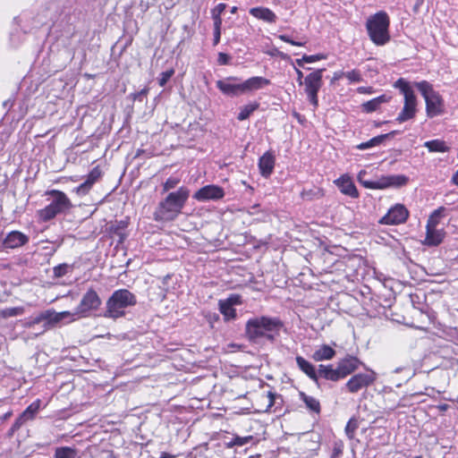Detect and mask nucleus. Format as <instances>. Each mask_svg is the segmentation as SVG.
Segmentation results:
<instances>
[{"instance_id":"1","label":"nucleus","mask_w":458,"mask_h":458,"mask_svg":"<svg viewBox=\"0 0 458 458\" xmlns=\"http://www.w3.org/2000/svg\"><path fill=\"white\" fill-rule=\"evenodd\" d=\"M47 20L52 21L49 36L55 39L52 47H68L71 39L74 35V28L70 22L71 17L66 12L64 2L62 0H54L49 2L40 13L37 15L36 28L47 23Z\"/></svg>"},{"instance_id":"2","label":"nucleus","mask_w":458,"mask_h":458,"mask_svg":"<svg viewBox=\"0 0 458 458\" xmlns=\"http://www.w3.org/2000/svg\"><path fill=\"white\" fill-rule=\"evenodd\" d=\"M189 197L190 191L186 187H180L177 191L168 193L156 208L153 213L154 220L161 223L175 220L182 213Z\"/></svg>"},{"instance_id":"3","label":"nucleus","mask_w":458,"mask_h":458,"mask_svg":"<svg viewBox=\"0 0 458 458\" xmlns=\"http://www.w3.org/2000/svg\"><path fill=\"white\" fill-rule=\"evenodd\" d=\"M283 327L284 324L278 318L261 316L246 322L245 333L250 341L266 338L274 342Z\"/></svg>"},{"instance_id":"4","label":"nucleus","mask_w":458,"mask_h":458,"mask_svg":"<svg viewBox=\"0 0 458 458\" xmlns=\"http://www.w3.org/2000/svg\"><path fill=\"white\" fill-rule=\"evenodd\" d=\"M137 304L136 295L128 289H118L113 292L106 302L103 316L116 320L126 315V310Z\"/></svg>"},{"instance_id":"5","label":"nucleus","mask_w":458,"mask_h":458,"mask_svg":"<svg viewBox=\"0 0 458 458\" xmlns=\"http://www.w3.org/2000/svg\"><path fill=\"white\" fill-rule=\"evenodd\" d=\"M52 199L44 208L37 211V216L41 222H48L59 215L67 214L72 208V201L67 195L58 190H51L46 192Z\"/></svg>"},{"instance_id":"6","label":"nucleus","mask_w":458,"mask_h":458,"mask_svg":"<svg viewBox=\"0 0 458 458\" xmlns=\"http://www.w3.org/2000/svg\"><path fill=\"white\" fill-rule=\"evenodd\" d=\"M360 361L354 356L347 355L337 362L336 367L333 364L318 366V374L320 377L330 380L339 381L354 372L360 366Z\"/></svg>"},{"instance_id":"7","label":"nucleus","mask_w":458,"mask_h":458,"mask_svg":"<svg viewBox=\"0 0 458 458\" xmlns=\"http://www.w3.org/2000/svg\"><path fill=\"white\" fill-rule=\"evenodd\" d=\"M389 24V17L386 12H378L368 19L366 28L373 43L384 46L390 40Z\"/></svg>"},{"instance_id":"8","label":"nucleus","mask_w":458,"mask_h":458,"mask_svg":"<svg viewBox=\"0 0 458 458\" xmlns=\"http://www.w3.org/2000/svg\"><path fill=\"white\" fill-rule=\"evenodd\" d=\"M394 87L400 89L404 97V105L396 117L399 123H404L415 117L417 113V98L410 83L403 78L398 79Z\"/></svg>"},{"instance_id":"9","label":"nucleus","mask_w":458,"mask_h":458,"mask_svg":"<svg viewBox=\"0 0 458 458\" xmlns=\"http://www.w3.org/2000/svg\"><path fill=\"white\" fill-rule=\"evenodd\" d=\"M415 87L420 92L426 102V113L430 118L437 116L443 113V100L434 89L432 84L427 81H421L414 83Z\"/></svg>"},{"instance_id":"10","label":"nucleus","mask_w":458,"mask_h":458,"mask_svg":"<svg viewBox=\"0 0 458 458\" xmlns=\"http://www.w3.org/2000/svg\"><path fill=\"white\" fill-rule=\"evenodd\" d=\"M367 172L360 171L357 175L359 182L367 189L382 190L388 187H401L405 185L409 179L403 174L383 175L376 181H369L365 179Z\"/></svg>"},{"instance_id":"11","label":"nucleus","mask_w":458,"mask_h":458,"mask_svg":"<svg viewBox=\"0 0 458 458\" xmlns=\"http://www.w3.org/2000/svg\"><path fill=\"white\" fill-rule=\"evenodd\" d=\"M325 69H318L308 74L304 79L305 92L310 104L316 108L318 106V93L323 85V72Z\"/></svg>"},{"instance_id":"12","label":"nucleus","mask_w":458,"mask_h":458,"mask_svg":"<svg viewBox=\"0 0 458 458\" xmlns=\"http://www.w3.org/2000/svg\"><path fill=\"white\" fill-rule=\"evenodd\" d=\"M101 303L102 301L98 293L93 288H89L76 307V314L80 317H86L90 311L97 310Z\"/></svg>"},{"instance_id":"13","label":"nucleus","mask_w":458,"mask_h":458,"mask_svg":"<svg viewBox=\"0 0 458 458\" xmlns=\"http://www.w3.org/2000/svg\"><path fill=\"white\" fill-rule=\"evenodd\" d=\"M377 379V375L373 370L366 373H358L353 375L345 384L349 393L355 394L360 390L372 385Z\"/></svg>"},{"instance_id":"14","label":"nucleus","mask_w":458,"mask_h":458,"mask_svg":"<svg viewBox=\"0 0 458 458\" xmlns=\"http://www.w3.org/2000/svg\"><path fill=\"white\" fill-rule=\"evenodd\" d=\"M409 211L403 204H395L379 220L382 225H400L407 221Z\"/></svg>"},{"instance_id":"15","label":"nucleus","mask_w":458,"mask_h":458,"mask_svg":"<svg viewBox=\"0 0 458 458\" xmlns=\"http://www.w3.org/2000/svg\"><path fill=\"white\" fill-rule=\"evenodd\" d=\"M239 79L237 77H227L216 81L217 89L225 96L233 98L241 96L244 93L243 83H236Z\"/></svg>"},{"instance_id":"16","label":"nucleus","mask_w":458,"mask_h":458,"mask_svg":"<svg viewBox=\"0 0 458 458\" xmlns=\"http://www.w3.org/2000/svg\"><path fill=\"white\" fill-rule=\"evenodd\" d=\"M225 196V191L222 187L215 184L206 185L198 190L193 194V199L198 201L218 200Z\"/></svg>"},{"instance_id":"17","label":"nucleus","mask_w":458,"mask_h":458,"mask_svg":"<svg viewBox=\"0 0 458 458\" xmlns=\"http://www.w3.org/2000/svg\"><path fill=\"white\" fill-rule=\"evenodd\" d=\"M6 253L12 250H16L27 245L30 242V237L24 233L13 230L4 235Z\"/></svg>"},{"instance_id":"18","label":"nucleus","mask_w":458,"mask_h":458,"mask_svg":"<svg viewBox=\"0 0 458 458\" xmlns=\"http://www.w3.org/2000/svg\"><path fill=\"white\" fill-rule=\"evenodd\" d=\"M127 226L128 222L126 220H115L107 225L106 232L111 238H117L118 243H123L127 236L125 233Z\"/></svg>"},{"instance_id":"19","label":"nucleus","mask_w":458,"mask_h":458,"mask_svg":"<svg viewBox=\"0 0 458 458\" xmlns=\"http://www.w3.org/2000/svg\"><path fill=\"white\" fill-rule=\"evenodd\" d=\"M102 176V172L99 169L98 166L94 167L89 174L87 176V179L84 182L80 184L76 188V192L79 195H86L89 193L90 189L92 188L93 184L99 180V178Z\"/></svg>"},{"instance_id":"20","label":"nucleus","mask_w":458,"mask_h":458,"mask_svg":"<svg viewBox=\"0 0 458 458\" xmlns=\"http://www.w3.org/2000/svg\"><path fill=\"white\" fill-rule=\"evenodd\" d=\"M275 162V156L269 151H267L259 157V168L263 177L268 178L271 175L274 171Z\"/></svg>"},{"instance_id":"21","label":"nucleus","mask_w":458,"mask_h":458,"mask_svg":"<svg viewBox=\"0 0 458 458\" xmlns=\"http://www.w3.org/2000/svg\"><path fill=\"white\" fill-rule=\"evenodd\" d=\"M335 184L344 195L350 196L351 198H357L359 196L358 190L349 176H341L335 181Z\"/></svg>"},{"instance_id":"22","label":"nucleus","mask_w":458,"mask_h":458,"mask_svg":"<svg viewBox=\"0 0 458 458\" xmlns=\"http://www.w3.org/2000/svg\"><path fill=\"white\" fill-rule=\"evenodd\" d=\"M250 15L258 20H261L267 23H276L277 21L276 14L267 7L258 6L249 10Z\"/></svg>"},{"instance_id":"23","label":"nucleus","mask_w":458,"mask_h":458,"mask_svg":"<svg viewBox=\"0 0 458 458\" xmlns=\"http://www.w3.org/2000/svg\"><path fill=\"white\" fill-rule=\"evenodd\" d=\"M445 234L444 229L426 227V237L423 243L427 246H437L443 242Z\"/></svg>"},{"instance_id":"24","label":"nucleus","mask_w":458,"mask_h":458,"mask_svg":"<svg viewBox=\"0 0 458 458\" xmlns=\"http://www.w3.org/2000/svg\"><path fill=\"white\" fill-rule=\"evenodd\" d=\"M295 360H296L298 368L303 373H305L314 382L318 381V377H320V376L318 374V369L316 370L313 364H311L310 361L306 360L301 356H297Z\"/></svg>"},{"instance_id":"25","label":"nucleus","mask_w":458,"mask_h":458,"mask_svg":"<svg viewBox=\"0 0 458 458\" xmlns=\"http://www.w3.org/2000/svg\"><path fill=\"white\" fill-rule=\"evenodd\" d=\"M398 133V131H392L386 134H381L376 136L366 142H362L356 146V148L359 150H365L370 148H374L382 144L386 140L392 139L394 135Z\"/></svg>"},{"instance_id":"26","label":"nucleus","mask_w":458,"mask_h":458,"mask_svg":"<svg viewBox=\"0 0 458 458\" xmlns=\"http://www.w3.org/2000/svg\"><path fill=\"white\" fill-rule=\"evenodd\" d=\"M242 83H243L244 93H247L249 91L260 89L269 85L270 81L264 77L255 76V77H251V78L246 80Z\"/></svg>"},{"instance_id":"27","label":"nucleus","mask_w":458,"mask_h":458,"mask_svg":"<svg viewBox=\"0 0 458 458\" xmlns=\"http://www.w3.org/2000/svg\"><path fill=\"white\" fill-rule=\"evenodd\" d=\"M335 351L327 344L321 345L312 354V359L315 361L329 360L335 356Z\"/></svg>"},{"instance_id":"28","label":"nucleus","mask_w":458,"mask_h":458,"mask_svg":"<svg viewBox=\"0 0 458 458\" xmlns=\"http://www.w3.org/2000/svg\"><path fill=\"white\" fill-rule=\"evenodd\" d=\"M47 315L48 317V324L50 326L67 318L74 320V317L79 316L78 314H76V311L74 313H72L70 311L56 312L51 310H47Z\"/></svg>"},{"instance_id":"29","label":"nucleus","mask_w":458,"mask_h":458,"mask_svg":"<svg viewBox=\"0 0 458 458\" xmlns=\"http://www.w3.org/2000/svg\"><path fill=\"white\" fill-rule=\"evenodd\" d=\"M300 400H301L305 403V407L309 410L310 412H314L319 414L321 411V405L319 401L311 396L308 395L304 392L299 393Z\"/></svg>"},{"instance_id":"30","label":"nucleus","mask_w":458,"mask_h":458,"mask_svg":"<svg viewBox=\"0 0 458 458\" xmlns=\"http://www.w3.org/2000/svg\"><path fill=\"white\" fill-rule=\"evenodd\" d=\"M390 98L391 97L389 96L381 95L377 98L369 100L362 104V111L366 113H372L374 111H377L382 104L388 102Z\"/></svg>"},{"instance_id":"31","label":"nucleus","mask_w":458,"mask_h":458,"mask_svg":"<svg viewBox=\"0 0 458 458\" xmlns=\"http://www.w3.org/2000/svg\"><path fill=\"white\" fill-rule=\"evenodd\" d=\"M54 458H81L79 451L76 448L70 446L56 447L54 454Z\"/></svg>"},{"instance_id":"32","label":"nucleus","mask_w":458,"mask_h":458,"mask_svg":"<svg viewBox=\"0 0 458 458\" xmlns=\"http://www.w3.org/2000/svg\"><path fill=\"white\" fill-rule=\"evenodd\" d=\"M218 309L220 313L224 316L225 321L234 320L237 317L234 307L228 305L221 300L218 301Z\"/></svg>"},{"instance_id":"33","label":"nucleus","mask_w":458,"mask_h":458,"mask_svg":"<svg viewBox=\"0 0 458 458\" xmlns=\"http://www.w3.org/2000/svg\"><path fill=\"white\" fill-rule=\"evenodd\" d=\"M445 207H439L436 210H434L431 215L429 216L426 227H436L437 228V225L440 223V219L445 216Z\"/></svg>"},{"instance_id":"34","label":"nucleus","mask_w":458,"mask_h":458,"mask_svg":"<svg viewBox=\"0 0 458 458\" xmlns=\"http://www.w3.org/2000/svg\"><path fill=\"white\" fill-rule=\"evenodd\" d=\"M424 147H426L430 152H447L449 150V147L445 144L444 140H428L424 143Z\"/></svg>"},{"instance_id":"35","label":"nucleus","mask_w":458,"mask_h":458,"mask_svg":"<svg viewBox=\"0 0 458 458\" xmlns=\"http://www.w3.org/2000/svg\"><path fill=\"white\" fill-rule=\"evenodd\" d=\"M41 322H44L42 332H45L50 326L48 324V317L47 315V310L40 313L38 316L35 317L34 318H32L29 321H26L23 326L27 328H30V327H33L35 325L40 324Z\"/></svg>"},{"instance_id":"36","label":"nucleus","mask_w":458,"mask_h":458,"mask_svg":"<svg viewBox=\"0 0 458 458\" xmlns=\"http://www.w3.org/2000/svg\"><path fill=\"white\" fill-rule=\"evenodd\" d=\"M259 107L258 102L248 104L244 106L240 107V112L237 115L239 121H244L248 119L250 114Z\"/></svg>"},{"instance_id":"37","label":"nucleus","mask_w":458,"mask_h":458,"mask_svg":"<svg viewBox=\"0 0 458 458\" xmlns=\"http://www.w3.org/2000/svg\"><path fill=\"white\" fill-rule=\"evenodd\" d=\"M40 400H36L32 403H30L23 411L22 415L25 417L28 420H33L37 412L38 411L40 408Z\"/></svg>"},{"instance_id":"38","label":"nucleus","mask_w":458,"mask_h":458,"mask_svg":"<svg viewBox=\"0 0 458 458\" xmlns=\"http://www.w3.org/2000/svg\"><path fill=\"white\" fill-rule=\"evenodd\" d=\"M324 195L323 190L319 188H314L310 190H303L301 193V197L304 200H313L320 199Z\"/></svg>"},{"instance_id":"39","label":"nucleus","mask_w":458,"mask_h":458,"mask_svg":"<svg viewBox=\"0 0 458 458\" xmlns=\"http://www.w3.org/2000/svg\"><path fill=\"white\" fill-rule=\"evenodd\" d=\"M24 309L22 307L7 308L0 310V317L3 318L16 317L21 315Z\"/></svg>"},{"instance_id":"40","label":"nucleus","mask_w":458,"mask_h":458,"mask_svg":"<svg viewBox=\"0 0 458 458\" xmlns=\"http://www.w3.org/2000/svg\"><path fill=\"white\" fill-rule=\"evenodd\" d=\"M72 266H70L66 263H64V264L55 266L53 268V273H54V276L55 278H60V277L65 276L66 274H68L69 272H72Z\"/></svg>"},{"instance_id":"41","label":"nucleus","mask_w":458,"mask_h":458,"mask_svg":"<svg viewBox=\"0 0 458 458\" xmlns=\"http://www.w3.org/2000/svg\"><path fill=\"white\" fill-rule=\"evenodd\" d=\"M180 179L177 177H169L163 184V191L166 192L170 190H173L176 188V186L179 184Z\"/></svg>"},{"instance_id":"42","label":"nucleus","mask_w":458,"mask_h":458,"mask_svg":"<svg viewBox=\"0 0 458 458\" xmlns=\"http://www.w3.org/2000/svg\"><path fill=\"white\" fill-rule=\"evenodd\" d=\"M230 306H237L242 304V297L240 294H230L226 299L222 300Z\"/></svg>"},{"instance_id":"43","label":"nucleus","mask_w":458,"mask_h":458,"mask_svg":"<svg viewBox=\"0 0 458 458\" xmlns=\"http://www.w3.org/2000/svg\"><path fill=\"white\" fill-rule=\"evenodd\" d=\"M28 421V420L23 417L22 414H21L16 420L15 421L13 422V426L11 427L10 430H9V433L8 435L9 436H13L14 434V432H16L17 430H19L21 428V427L26 422Z\"/></svg>"},{"instance_id":"44","label":"nucleus","mask_w":458,"mask_h":458,"mask_svg":"<svg viewBox=\"0 0 458 458\" xmlns=\"http://www.w3.org/2000/svg\"><path fill=\"white\" fill-rule=\"evenodd\" d=\"M174 70L169 69L160 73L158 78V84L160 87H164L167 81L171 79V77L174 75Z\"/></svg>"},{"instance_id":"45","label":"nucleus","mask_w":458,"mask_h":458,"mask_svg":"<svg viewBox=\"0 0 458 458\" xmlns=\"http://www.w3.org/2000/svg\"><path fill=\"white\" fill-rule=\"evenodd\" d=\"M358 428V424L353 421L352 420H350L344 428L345 434L349 439L354 438V432Z\"/></svg>"},{"instance_id":"46","label":"nucleus","mask_w":458,"mask_h":458,"mask_svg":"<svg viewBox=\"0 0 458 458\" xmlns=\"http://www.w3.org/2000/svg\"><path fill=\"white\" fill-rule=\"evenodd\" d=\"M344 77L347 78L350 82H360L362 81V76L358 70L344 72Z\"/></svg>"},{"instance_id":"47","label":"nucleus","mask_w":458,"mask_h":458,"mask_svg":"<svg viewBox=\"0 0 458 458\" xmlns=\"http://www.w3.org/2000/svg\"><path fill=\"white\" fill-rule=\"evenodd\" d=\"M278 38L281 39L282 41L289 43L293 46L302 47L305 45V42L295 41V40L292 39L288 35H285V34L278 35Z\"/></svg>"},{"instance_id":"48","label":"nucleus","mask_w":458,"mask_h":458,"mask_svg":"<svg viewBox=\"0 0 458 458\" xmlns=\"http://www.w3.org/2000/svg\"><path fill=\"white\" fill-rule=\"evenodd\" d=\"M148 92V89L144 88V89H142L141 90H140L138 92L132 93L131 96L133 100H138L140 102H142L143 99L147 97Z\"/></svg>"},{"instance_id":"49","label":"nucleus","mask_w":458,"mask_h":458,"mask_svg":"<svg viewBox=\"0 0 458 458\" xmlns=\"http://www.w3.org/2000/svg\"><path fill=\"white\" fill-rule=\"evenodd\" d=\"M326 59V55L323 54H318V55H304L302 56V60H305V63H314L319 60Z\"/></svg>"},{"instance_id":"50","label":"nucleus","mask_w":458,"mask_h":458,"mask_svg":"<svg viewBox=\"0 0 458 458\" xmlns=\"http://www.w3.org/2000/svg\"><path fill=\"white\" fill-rule=\"evenodd\" d=\"M343 449L344 445L342 443H335L330 458H339V456L343 454Z\"/></svg>"},{"instance_id":"51","label":"nucleus","mask_w":458,"mask_h":458,"mask_svg":"<svg viewBox=\"0 0 458 458\" xmlns=\"http://www.w3.org/2000/svg\"><path fill=\"white\" fill-rule=\"evenodd\" d=\"M250 439H251V437H236L233 438L232 445L242 446V445H246L247 443H249V441Z\"/></svg>"},{"instance_id":"52","label":"nucleus","mask_w":458,"mask_h":458,"mask_svg":"<svg viewBox=\"0 0 458 458\" xmlns=\"http://www.w3.org/2000/svg\"><path fill=\"white\" fill-rule=\"evenodd\" d=\"M231 56L225 53H219L217 62L220 65H226L230 63Z\"/></svg>"},{"instance_id":"53","label":"nucleus","mask_w":458,"mask_h":458,"mask_svg":"<svg viewBox=\"0 0 458 458\" xmlns=\"http://www.w3.org/2000/svg\"><path fill=\"white\" fill-rule=\"evenodd\" d=\"M225 8H226L225 4H218L216 6H215L211 10V15L221 16V14L224 13Z\"/></svg>"},{"instance_id":"54","label":"nucleus","mask_w":458,"mask_h":458,"mask_svg":"<svg viewBox=\"0 0 458 458\" xmlns=\"http://www.w3.org/2000/svg\"><path fill=\"white\" fill-rule=\"evenodd\" d=\"M214 21V30H221L222 18L221 16L211 15Z\"/></svg>"},{"instance_id":"55","label":"nucleus","mask_w":458,"mask_h":458,"mask_svg":"<svg viewBox=\"0 0 458 458\" xmlns=\"http://www.w3.org/2000/svg\"><path fill=\"white\" fill-rule=\"evenodd\" d=\"M403 370H407L409 372V377L412 376L413 375V372L411 371V369L410 368V366H404V367H399V368H396L394 372V373H400L401 371Z\"/></svg>"},{"instance_id":"56","label":"nucleus","mask_w":458,"mask_h":458,"mask_svg":"<svg viewBox=\"0 0 458 458\" xmlns=\"http://www.w3.org/2000/svg\"><path fill=\"white\" fill-rule=\"evenodd\" d=\"M424 1L425 0H415V4H414L413 8H412V10H413V12L415 13H419L420 8L424 4Z\"/></svg>"},{"instance_id":"57","label":"nucleus","mask_w":458,"mask_h":458,"mask_svg":"<svg viewBox=\"0 0 458 458\" xmlns=\"http://www.w3.org/2000/svg\"><path fill=\"white\" fill-rule=\"evenodd\" d=\"M295 69V72H296V74H297V81L299 83V85H302L304 84V81H302L303 79V72L298 69V68H294Z\"/></svg>"},{"instance_id":"58","label":"nucleus","mask_w":458,"mask_h":458,"mask_svg":"<svg viewBox=\"0 0 458 458\" xmlns=\"http://www.w3.org/2000/svg\"><path fill=\"white\" fill-rule=\"evenodd\" d=\"M0 252L6 253L5 239L3 233H0Z\"/></svg>"},{"instance_id":"59","label":"nucleus","mask_w":458,"mask_h":458,"mask_svg":"<svg viewBox=\"0 0 458 458\" xmlns=\"http://www.w3.org/2000/svg\"><path fill=\"white\" fill-rule=\"evenodd\" d=\"M276 396V394L272 392L267 393V397L268 399V407H272L274 405Z\"/></svg>"},{"instance_id":"60","label":"nucleus","mask_w":458,"mask_h":458,"mask_svg":"<svg viewBox=\"0 0 458 458\" xmlns=\"http://www.w3.org/2000/svg\"><path fill=\"white\" fill-rule=\"evenodd\" d=\"M221 30H214V45H217L220 41Z\"/></svg>"},{"instance_id":"61","label":"nucleus","mask_w":458,"mask_h":458,"mask_svg":"<svg viewBox=\"0 0 458 458\" xmlns=\"http://www.w3.org/2000/svg\"><path fill=\"white\" fill-rule=\"evenodd\" d=\"M342 77H344V72H335L334 76L332 78V82L339 81Z\"/></svg>"},{"instance_id":"62","label":"nucleus","mask_w":458,"mask_h":458,"mask_svg":"<svg viewBox=\"0 0 458 458\" xmlns=\"http://www.w3.org/2000/svg\"><path fill=\"white\" fill-rule=\"evenodd\" d=\"M451 182L458 187V170L453 174Z\"/></svg>"},{"instance_id":"63","label":"nucleus","mask_w":458,"mask_h":458,"mask_svg":"<svg viewBox=\"0 0 458 458\" xmlns=\"http://www.w3.org/2000/svg\"><path fill=\"white\" fill-rule=\"evenodd\" d=\"M359 92L360 93H370L371 90L370 89H368V88H365V87H360L358 89Z\"/></svg>"},{"instance_id":"64","label":"nucleus","mask_w":458,"mask_h":458,"mask_svg":"<svg viewBox=\"0 0 458 458\" xmlns=\"http://www.w3.org/2000/svg\"><path fill=\"white\" fill-rule=\"evenodd\" d=\"M305 63V60H302V57L301 59H296L295 60V64L300 66V67H303V64Z\"/></svg>"}]
</instances>
